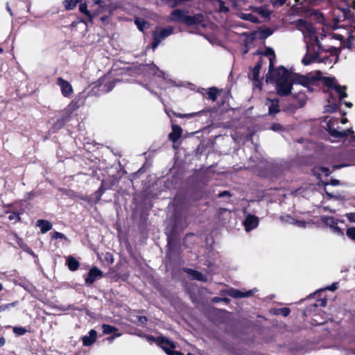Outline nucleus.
<instances>
[{"label":"nucleus","instance_id":"1","mask_svg":"<svg viewBox=\"0 0 355 355\" xmlns=\"http://www.w3.org/2000/svg\"><path fill=\"white\" fill-rule=\"evenodd\" d=\"M268 53L270 64L267 79L270 78L276 83V89L279 95L287 96L291 94L293 89V85H300L303 87H309L313 81L312 78L289 71L284 67H279L273 70L272 60L275 55L272 49L268 50Z\"/></svg>","mask_w":355,"mask_h":355},{"label":"nucleus","instance_id":"2","mask_svg":"<svg viewBox=\"0 0 355 355\" xmlns=\"http://www.w3.org/2000/svg\"><path fill=\"white\" fill-rule=\"evenodd\" d=\"M325 85L329 89V99L328 100L329 103V109L328 111H335L337 109L338 105L337 101L334 96L342 101L347 96L346 93V87L340 85L335 78L327 77L324 79Z\"/></svg>","mask_w":355,"mask_h":355},{"label":"nucleus","instance_id":"3","mask_svg":"<svg viewBox=\"0 0 355 355\" xmlns=\"http://www.w3.org/2000/svg\"><path fill=\"white\" fill-rule=\"evenodd\" d=\"M306 53L303 58L302 62L304 65H309L313 62H325L329 60V58L320 57L321 46L320 43H306Z\"/></svg>","mask_w":355,"mask_h":355},{"label":"nucleus","instance_id":"4","mask_svg":"<svg viewBox=\"0 0 355 355\" xmlns=\"http://www.w3.org/2000/svg\"><path fill=\"white\" fill-rule=\"evenodd\" d=\"M297 28L303 34L306 43H320L315 29L311 24L300 19L297 21Z\"/></svg>","mask_w":355,"mask_h":355},{"label":"nucleus","instance_id":"5","mask_svg":"<svg viewBox=\"0 0 355 355\" xmlns=\"http://www.w3.org/2000/svg\"><path fill=\"white\" fill-rule=\"evenodd\" d=\"M173 31L174 29L172 26L156 28L153 32V42L152 43V49L155 50L162 40L173 33Z\"/></svg>","mask_w":355,"mask_h":355},{"label":"nucleus","instance_id":"6","mask_svg":"<svg viewBox=\"0 0 355 355\" xmlns=\"http://www.w3.org/2000/svg\"><path fill=\"white\" fill-rule=\"evenodd\" d=\"M157 342L159 347L168 355H184L182 353H180L177 351H173V349L175 347V344L172 341L164 337H159L157 340Z\"/></svg>","mask_w":355,"mask_h":355},{"label":"nucleus","instance_id":"7","mask_svg":"<svg viewBox=\"0 0 355 355\" xmlns=\"http://www.w3.org/2000/svg\"><path fill=\"white\" fill-rule=\"evenodd\" d=\"M322 221L324 224L329 226L332 232L338 235L343 236L344 233L340 227L338 226V220L331 216H324L322 218Z\"/></svg>","mask_w":355,"mask_h":355},{"label":"nucleus","instance_id":"8","mask_svg":"<svg viewBox=\"0 0 355 355\" xmlns=\"http://www.w3.org/2000/svg\"><path fill=\"white\" fill-rule=\"evenodd\" d=\"M259 223V219L257 216L252 214L246 216L245 219L243 221V225L246 232H250L252 230L256 228Z\"/></svg>","mask_w":355,"mask_h":355},{"label":"nucleus","instance_id":"9","mask_svg":"<svg viewBox=\"0 0 355 355\" xmlns=\"http://www.w3.org/2000/svg\"><path fill=\"white\" fill-rule=\"evenodd\" d=\"M57 84L60 86L62 95L65 97H69L73 93V88L71 84L62 78H58Z\"/></svg>","mask_w":355,"mask_h":355},{"label":"nucleus","instance_id":"10","mask_svg":"<svg viewBox=\"0 0 355 355\" xmlns=\"http://www.w3.org/2000/svg\"><path fill=\"white\" fill-rule=\"evenodd\" d=\"M103 272L96 267H92L88 273L87 277L85 279V282L87 284H93L96 279L102 277Z\"/></svg>","mask_w":355,"mask_h":355},{"label":"nucleus","instance_id":"11","mask_svg":"<svg viewBox=\"0 0 355 355\" xmlns=\"http://www.w3.org/2000/svg\"><path fill=\"white\" fill-rule=\"evenodd\" d=\"M150 73L153 75H156L158 77L162 78L163 80L166 83V85H161L162 87H167L170 85H173V81L170 79H168L166 76V74L162 71H160L155 64H151L150 67Z\"/></svg>","mask_w":355,"mask_h":355},{"label":"nucleus","instance_id":"12","mask_svg":"<svg viewBox=\"0 0 355 355\" xmlns=\"http://www.w3.org/2000/svg\"><path fill=\"white\" fill-rule=\"evenodd\" d=\"M187 16L184 11L179 9L175 10L171 12L169 17V21L186 23Z\"/></svg>","mask_w":355,"mask_h":355},{"label":"nucleus","instance_id":"13","mask_svg":"<svg viewBox=\"0 0 355 355\" xmlns=\"http://www.w3.org/2000/svg\"><path fill=\"white\" fill-rule=\"evenodd\" d=\"M261 67V62H259L257 63V64L254 66L252 71L249 73V77L254 80V85L256 87H259L260 82H259V71Z\"/></svg>","mask_w":355,"mask_h":355},{"label":"nucleus","instance_id":"14","mask_svg":"<svg viewBox=\"0 0 355 355\" xmlns=\"http://www.w3.org/2000/svg\"><path fill=\"white\" fill-rule=\"evenodd\" d=\"M203 15L202 14H197L193 16H187L186 24L189 26L192 25H203Z\"/></svg>","mask_w":355,"mask_h":355},{"label":"nucleus","instance_id":"15","mask_svg":"<svg viewBox=\"0 0 355 355\" xmlns=\"http://www.w3.org/2000/svg\"><path fill=\"white\" fill-rule=\"evenodd\" d=\"M266 105L268 107L269 114L271 115H274L279 112V100L277 98L275 99H269L268 98Z\"/></svg>","mask_w":355,"mask_h":355},{"label":"nucleus","instance_id":"16","mask_svg":"<svg viewBox=\"0 0 355 355\" xmlns=\"http://www.w3.org/2000/svg\"><path fill=\"white\" fill-rule=\"evenodd\" d=\"M329 132L333 137L343 138V137H347V135H349L350 134H352L353 130L350 128V129H347V130H343L342 131H339L336 128L329 127Z\"/></svg>","mask_w":355,"mask_h":355},{"label":"nucleus","instance_id":"17","mask_svg":"<svg viewBox=\"0 0 355 355\" xmlns=\"http://www.w3.org/2000/svg\"><path fill=\"white\" fill-rule=\"evenodd\" d=\"M96 331L94 329L89 331L88 335H85L83 337V343L85 346H89L92 345L96 340Z\"/></svg>","mask_w":355,"mask_h":355},{"label":"nucleus","instance_id":"18","mask_svg":"<svg viewBox=\"0 0 355 355\" xmlns=\"http://www.w3.org/2000/svg\"><path fill=\"white\" fill-rule=\"evenodd\" d=\"M189 277L192 279H196L201 282H205L207 280V277L205 275L193 269L187 268L185 270Z\"/></svg>","mask_w":355,"mask_h":355},{"label":"nucleus","instance_id":"19","mask_svg":"<svg viewBox=\"0 0 355 355\" xmlns=\"http://www.w3.org/2000/svg\"><path fill=\"white\" fill-rule=\"evenodd\" d=\"M182 131V130L180 126L178 125H173L172 132L168 135L169 139L172 141L176 142L181 137Z\"/></svg>","mask_w":355,"mask_h":355},{"label":"nucleus","instance_id":"20","mask_svg":"<svg viewBox=\"0 0 355 355\" xmlns=\"http://www.w3.org/2000/svg\"><path fill=\"white\" fill-rule=\"evenodd\" d=\"M36 226L40 228V232L42 234L46 233L48 231L52 229V224L46 220L40 219L36 222Z\"/></svg>","mask_w":355,"mask_h":355},{"label":"nucleus","instance_id":"21","mask_svg":"<svg viewBox=\"0 0 355 355\" xmlns=\"http://www.w3.org/2000/svg\"><path fill=\"white\" fill-rule=\"evenodd\" d=\"M252 291H249L247 293H243L236 289H231L229 292L230 296L233 297H245L250 296L252 294Z\"/></svg>","mask_w":355,"mask_h":355},{"label":"nucleus","instance_id":"22","mask_svg":"<svg viewBox=\"0 0 355 355\" xmlns=\"http://www.w3.org/2000/svg\"><path fill=\"white\" fill-rule=\"evenodd\" d=\"M67 264L69 270L74 271L78 268L79 262L73 257H69L67 259Z\"/></svg>","mask_w":355,"mask_h":355},{"label":"nucleus","instance_id":"23","mask_svg":"<svg viewBox=\"0 0 355 355\" xmlns=\"http://www.w3.org/2000/svg\"><path fill=\"white\" fill-rule=\"evenodd\" d=\"M93 1H94V4L92 6L94 7V9L92 10L93 15H96L103 12L104 11V8L101 5V3H102L101 0H93Z\"/></svg>","mask_w":355,"mask_h":355},{"label":"nucleus","instance_id":"24","mask_svg":"<svg viewBox=\"0 0 355 355\" xmlns=\"http://www.w3.org/2000/svg\"><path fill=\"white\" fill-rule=\"evenodd\" d=\"M240 17L243 19L248 20L253 23H259V20L257 18V17H256L255 15H254L253 14H251V13H243L242 12L240 14Z\"/></svg>","mask_w":355,"mask_h":355},{"label":"nucleus","instance_id":"25","mask_svg":"<svg viewBox=\"0 0 355 355\" xmlns=\"http://www.w3.org/2000/svg\"><path fill=\"white\" fill-rule=\"evenodd\" d=\"M249 9L252 10L253 12L260 15L262 17H266L268 16V12L262 7H254L252 6H249Z\"/></svg>","mask_w":355,"mask_h":355},{"label":"nucleus","instance_id":"26","mask_svg":"<svg viewBox=\"0 0 355 355\" xmlns=\"http://www.w3.org/2000/svg\"><path fill=\"white\" fill-rule=\"evenodd\" d=\"M80 0H65L64 1V6L66 8L67 10H71L73 9L74 7H76V6L77 5V3L80 1Z\"/></svg>","mask_w":355,"mask_h":355},{"label":"nucleus","instance_id":"27","mask_svg":"<svg viewBox=\"0 0 355 355\" xmlns=\"http://www.w3.org/2000/svg\"><path fill=\"white\" fill-rule=\"evenodd\" d=\"M103 328V332L105 334H110L112 333H114L116 329L114 327H112L110 324H104L102 327Z\"/></svg>","mask_w":355,"mask_h":355},{"label":"nucleus","instance_id":"28","mask_svg":"<svg viewBox=\"0 0 355 355\" xmlns=\"http://www.w3.org/2000/svg\"><path fill=\"white\" fill-rule=\"evenodd\" d=\"M346 235L349 239L355 242V227L347 228Z\"/></svg>","mask_w":355,"mask_h":355},{"label":"nucleus","instance_id":"29","mask_svg":"<svg viewBox=\"0 0 355 355\" xmlns=\"http://www.w3.org/2000/svg\"><path fill=\"white\" fill-rule=\"evenodd\" d=\"M218 94V91L216 88H211L209 89L207 95L209 98L214 101L217 98Z\"/></svg>","mask_w":355,"mask_h":355},{"label":"nucleus","instance_id":"30","mask_svg":"<svg viewBox=\"0 0 355 355\" xmlns=\"http://www.w3.org/2000/svg\"><path fill=\"white\" fill-rule=\"evenodd\" d=\"M135 24H137L138 29L141 31H144V30L147 28L148 25L145 21L139 19H135Z\"/></svg>","mask_w":355,"mask_h":355},{"label":"nucleus","instance_id":"31","mask_svg":"<svg viewBox=\"0 0 355 355\" xmlns=\"http://www.w3.org/2000/svg\"><path fill=\"white\" fill-rule=\"evenodd\" d=\"M79 10L81 12L84 13L87 17L92 18V15L90 14V11L87 10V5L85 3H80L79 6Z\"/></svg>","mask_w":355,"mask_h":355},{"label":"nucleus","instance_id":"32","mask_svg":"<svg viewBox=\"0 0 355 355\" xmlns=\"http://www.w3.org/2000/svg\"><path fill=\"white\" fill-rule=\"evenodd\" d=\"M13 332L17 335L21 336L26 334V330L25 328L21 327H15L13 328Z\"/></svg>","mask_w":355,"mask_h":355},{"label":"nucleus","instance_id":"33","mask_svg":"<svg viewBox=\"0 0 355 355\" xmlns=\"http://www.w3.org/2000/svg\"><path fill=\"white\" fill-rule=\"evenodd\" d=\"M277 314H280L284 317H286L290 313V310L288 308H282L277 310Z\"/></svg>","mask_w":355,"mask_h":355},{"label":"nucleus","instance_id":"34","mask_svg":"<svg viewBox=\"0 0 355 355\" xmlns=\"http://www.w3.org/2000/svg\"><path fill=\"white\" fill-rule=\"evenodd\" d=\"M332 38H335L337 40H344L345 38V35L341 33H332L330 35Z\"/></svg>","mask_w":355,"mask_h":355},{"label":"nucleus","instance_id":"35","mask_svg":"<svg viewBox=\"0 0 355 355\" xmlns=\"http://www.w3.org/2000/svg\"><path fill=\"white\" fill-rule=\"evenodd\" d=\"M52 238L54 239H66V236L60 232H55L52 234Z\"/></svg>","mask_w":355,"mask_h":355},{"label":"nucleus","instance_id":"36","mask_svg":"<svg viewBox=\"0 0 355 355\" xmlns=\"http://www.w3.org/2000/svg\"><path fill=\"white\" fill-rule=\"evenodd\" d=\"M8 219H9L10 220L19 221V220H20V217H19V214L15 213V212H13V213H11V214L8 216Z\"/></svg>","mask_w":355,"mask_h":355},{"label":"nucleus","instance_id":"37","mask_svg":"<svg viewBox=\"0 0 355 355\" xmlns=\"http://www.w3.org/2000/svg\"><path fill=\"white\" fill-rule=\"evenodd\" d=\"M345 216L348 219L349 221H350L351 223H355L354 212L347 213Z\"/></svg>","mask_w":355,"mask_h":355},{"label":"nucleus","instance_id":"38","mask_svg":"<svg viewBox=\"0 0 355 355\" xmlns=\"http://www.w3.org/2000/svg\"><path fill=\"white\" fill-rule=\"evenodd\" d=\"M286 0H274L272 3L275 7H279L285 3Z\"/></svg>","mask_w":355,"mask_h":355},{"label":"nucleus","instance_id":"39","mask_svg":"<svg viewBox=\"0 0 355 355\" xmlns=\"http://www.w3.org/2000/svg\"><path fill=\"white\" fill-rule=\"evenodd\" d=\"M165 3L168 4L171 7H175L178 5V1L176 0H163Z\"/></svg>","mask_w":355,"mask_h":355},{"label":"nucleus","instance_id":"40","mask_svg":"<svg viewBox=\"0 0 355 355\" xmlns=\"http://www.w3.org/2000/svg\"><path fill=\"white\" fill-rule=\"evenodd\" d=\"M271 129L274 131H280L283 129V127L279 123H275L271 126Z\"/></svg>","mask_w":355,"mask_h":355},{"label":"nucleus","instance_id":"41","mask_svg":"<svg viewBox=\"0 0 355 355\" xmlns=\"http://www.w3.org/2000/svg\"><path fill=\"white\" fill-rule=\"evenodd\" d=\"M195 115H196V113H189V114H176V116L178 117H180V118H184V117L191 118V117H193Z\"/></svg>","mask_w":355,"mask_h":355},{"label":"nucleus","instance_id":"42","mask_svg":"<svg viewBox=\"0 0 355 355\" xmlns=\"http://www.w3.org/2000/svg\"><path fill=\"white\" fill-rule=\"evenodd\" d=\"M220 10L221 12H227L229 10V8L225 6L223 2H220Z\"/></svg>","mask_w":355,"mask_h":355},{"label":"nucleus","instance_id":"43","mask_svg":"<svg viewBox=\"0 0 355 355\" xmlns=\"http://www.w3.org/2000/svg\"><path fill=\"white\" fill-rule=\"evenodd\" d=\"M325 289H326V290H329V291H335L336 289H337V284H336V283H334V284H332L331 286H327Z\"/></svg>","mask_w":355,"mask_h":355},{"label":"nucleus","instance_id":"44","mask_svg":"<svg viewBox=\"0 0 355 355\" xmlns=\"http://www.w3.org/2000/svg\"><path fill=\"white\" fill-rule=\"evenodd\" d=\"M10 308V303L9 304H1L0 306V311H6V309H8Z\"/></svg>","mask_w":355,"mask_h":355},{"label":"nucleus","instance_id":"45","mask_svg":"<svg viewBox=\"0 0 355 355\" xmlns=\"http://www.w3.org/2000/svg\"><path fill=\"white\" fill-rule=\"evenodd\" d=\"M253 0H238V3L239 6L244 5L245 3H252Z\"/></svg>","mask_w":355,"mask_h":355},{"label":"nucleus","instance_id":"46","mask_svg":"<svg viewBox=\"0 0 355 355\" xmlns=\"http://www.w3.org/2000/svg\"><path fill=\"white\" fill-rule=\"evenodd\" d=\"M295 224L298 227H305V226H306V222L302 221V220H297L295 222Z\"/></svg>","mask_w":355,"mask_h":355},{"label":"nucleus","instance_id":"47","mask_svg":"<svg viewBox=\"0 0 355 355\" xmlns=\"http://www.w3.org/2000/svg\"><path fill=\"white\" fill-rule=\"evenodd\" d=\"M121 334H115L114 335L110 336V338H108L107 339L109 340L110 342H112L113 340L116 338V337H119L121 336Z\"/></svg>","mask_w":355,"mask_h":355},{"label":"nucleus","instance_id":"48","mask_svg":"<svg viewBox=\"0 0 355 355\" xmlns=\"http://www.w3.org/2000/svg\"><path fill=\"white\" fill-rule=\"evenodd\" d=\"M75 110V105H73V103H71L70 105H69V106L67 107V111L68 112H72L73 110Z\"/></svg>","mask_w":355,"mask_h":355},{"label":"nucleus","instance_id":"49","mask_svg":"<svg viewBox=\"0 0 355 355\" xmlns=\"http://www.w3.org/2000/svg\"><path fill=\"white\" fill-rule=\"evenodd\" d=\"M329 184L331 185H332V186H337V185L339 184V180H331Z\"/></svg>","mask_w":355,"mask_h":355},{"label":"nucleus","instance_id":"50","mask_svg":"<svg viewBox=\"0 0 355 355\" xmlns=\"http://www.w3.org/2000/svg\"><path fill=\"white\" fill-rule=\"evenodd\" d=\"M321 170L326 175H328L330 173L329 168L325 167H322Z\"/></svg>","mask_w":355,"mask_h":355},{"label":"nucleus","instance_id":"51","mask_svg":"<svg viewBox=\"0 0 355 355\" xmlns=\"http://www.w3.org/2000/svg\"><path fill=\"white\" fill-rule=\"evenodd\" d=\"M6 341L3 337H0V346L4 345Z\"/></svg>","mask_w":355,"mask_h":355},{"label":"nucleus","instance_id":"52","mask_svg":"<svg viewBox=\"0 0 355 355\" xmlns=\"http://www.w3.org/2000/svg\"><path fill=\"white\" fill-rule=\"evenodd\" d=\"M341 26H339L338 23L335 22L333 25V29H339Z\"/></svg>","mask_w":355,"mask_h":355},{"label":"nucleus","instance_id":"53","mask_svg":"<svg viewBox=\"0 0 355 355\" xmlns=\"http://www.w3.org/2000/svg\"><path fill=\"white\" fill-rule=\"evenodd\" d=\"M6 8H7V10L9 12L10 15L12 16L13 15V13H12L11 8H10L8 3H7V5H6Z\"/></svg>","mask_w":355,"mask_h":355},{"label":"nucleus","instance_id":"54","mask_svg":"<svg viewBox=\"0 0 355 355\" xmlns=\"http://www.w3.org/2000/svg\"><path fill=\"white\" fill-rule=\"evenodd\" d=\"M17 304H18V302H17V301H15V302H12V303H10V308H11V307H15V306H16Z\"/></svg>","mask_w":355,"mask_h":355},{"label":"nucleus","instance_id":"55","mask_svg":"<svg viewBox=\"0 0 355 355\" xmlns=\"http://www.w3.org/2000/svg\"><path fill=\"white\" fill-rule=\"evenodd\" d=\"M228 194V192L227 191H224L221 193L219 194V196L220 197H222V196H224L225 195H227Z\"/></svg>","mask_w":355,"mask_h":355},{"label":"nucleus","instance_id":"56","mask_svg":"<svg viewBox=\"0 0 355 355\" xmlns=\"http://www.w3.org/2000/svg\"><path fill=\"white\" fill-rule=\"evenodd\" d=\"M346 35L349 37L351 36V29L346 31Z\"/></svg>","mask_w":355,"mask_h":355},{"label":"nucleus","instance_id":"57","mask_svg":"<svg viewBox=\"0 0 355 355\" xmlns=\"http://www.w3.org/2000/svg\"><path fill=\"white\" fill-rule=\"evenodd\" d=\"M347 122V119L346 118H343V119H342V120H341V123H342L343 124H345V123H346Z\"/></svg>","mask_w":355,"mask_h":355},{"label":"nucleus","instance_id":"58","mask_svg":"<svg viewBox=\"0 0 355 355\" xmlns=\"http://www.w3.org/2000/svg\"><path fill=\"white\" fill-rule=\"evenodd\" d=\"M139 320L141 322H144V321L146 320V318L145 317H140L139 318Z\"/></svg>","mask_w":355,"mask_h":355},{"label":"nucleus","instance_id":"59","mask_svg":"<svg viewBox=\"0 0 355 355\" xmlns=\"http://www.w3.org/2000/svg\"><path fill=\"white\" fill-rule=\"evenodd\" d=\"M345 104L349 107H352V104L351 103L345 102Z\"/></svg>","mask_w":355,"mask_h":355},{"label":"nucleus","instance_id":"60","mask_svg":"<svg viewBox=\"0 0 355 355\" xmlns=\"http://www.w3.org/2000/svg\"><path fill=\"white\" fill-rule=\"evenodd\" d=\"M296 3L302 4L304 0H295Z\"/></svg>","mask_w":355,"mask_h":355},{"label":"nucleus","instance_id":"61","mask_svg":"<svg viewBox=\"0 0 355 355\" xmlns=\"http://www.w3.org/2000/svg\"><path fill=\"white\" fill-rule=\"evenodd\" d=\"M325 191H326V193L330 197V198H332L333 197V195L331 194L330 193H329L327 189H325Z\"/></svg>","mask_w":355,"mask_h":355},{"label":"nucleus","instance_id":"62","mask_svg":"<svg viewBox=\"0 0 355 355\" xmlns=\"http://www.w3.org/2000/svg\"><path fill=\"white\" fill-rule=\"evenodd\" d=\"M148 338L149 340H155V338H153V337L148 336Z\"/></svg>","mask_w":355,"mask_h":355},{"label":"nucleus","instance_id":"63","mask_svg":"<svg viewBox=\"0 0 355 355\" xmlns=\"http://www.w3.org/2000/svg\"><path fill=\"white\" fill-rule=\"evenodd\" d=\"M3 289V286L2 284L0 283V291Z\"/></svg>","mask_w":355,"mask_h":355},{"label":"nucleus","instance_id":"64","mask_svg":"<svg viewBox=\"0 0 355 355\" xmlns=\"http://www.w3.org/2000/svg\"><path fill=\"white\" fill-rule=\"evenodd\" d=\"M21 239H19V241H18V242H17V243H18V244H19V245H20V244H21Z\"/></svg>","mask_w":355,"mask_h":355}]
</instances>
